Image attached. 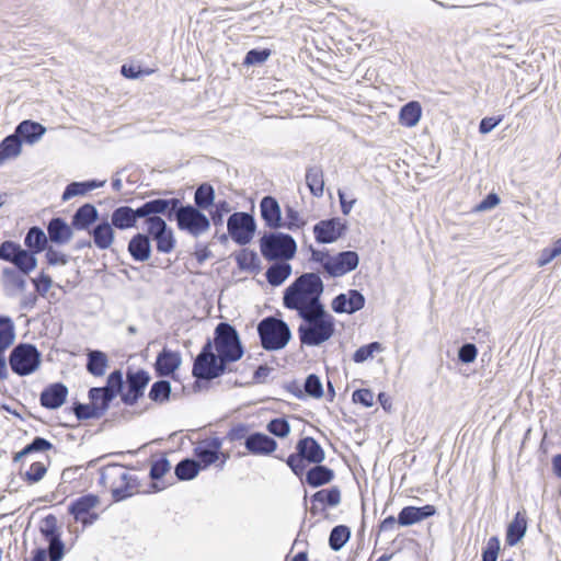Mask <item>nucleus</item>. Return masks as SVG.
<instances>
[{
    "label": "nucleus",
    "instance_id": "60",
    "mask_svg": "<svg viewBox=\"0 0 561 561\" xmlns=\"http://www.w3.org/2000/svg\"><path fill=\"white\" fill-rule=\"evenodd\" d=\"M500 552V539L496 536L491 537L482 550L481 561H496Z\"/></svg>",
    "mask_w": 561,
    "mask_h": 561
},
{
    "label": "nucleus",
    "instance_id": "37",
    "mask_svg": "<svg viewBox=\"0 0 561 561\" xmlns=\"http://www.w3.org/2000/svg\"><path fill=\"white\" fill-rule=\"evenodd\" d=\"M306 184L313 196L320 197L323 195L324 180L323 171L320 165H311L307 169Z\"/></svg>",
    "mask_w": 561,
    "mask_h": 561
},
{
    "label": "nucleus",
    "instance_id": "43",
    "mask_svg": "<svg viewBox=\"0 0 561 561\" xmlns=\"http://www.w3.org/2000/svg\"><path fill=\"white\" fill-rule=\"evenodd\" d=\"M15 340L13 320L8 316H0V351L8 350Z\"/></svg>",
    "mask_w": 561,
    "mask_h": 561
},
{
    "label": "nucleus",
    "instance_id": "17",
    "mask_svg": "<svg viewBox=\"0 0 561 561\" xmlns=\"http://www.w3.org/2000/svg\"><path fill=\"white\" fill-rule=\"evenodd\" d=\"M365 297L357 289H350L347 293H342L335 296L332 300V310L336 313L353 314L365 306Z\"/></svg>",
    "mask_w": 561,
    "mask_h": 561
},
{
    "label": "nucleus",
    "instance_id": "39",
    "mask_svg": "<svg viewBox=\"0 0 561 561\" xmlns=\"http://www.w3.org/2000/svg\"><path fill=\"white\" fill-rule=\"evenodd\" d=\"M22 145L21 139L15 137L14 134L7 136L0 142V165L7 160L16 158L21 153Z\"/></svg>",
    "mask_w": 561,
    "mask_h": 561
},
{
    "label": "nucleus",
    "instance_id": "8",
    "mask_svg": "<svg viewBox=\"0 0 561 561\" xmlns=\"http://www.w3.org/2000/svg\"><path fill=\"white\" fill-rule=\"evenodd\" d=\"M213 348L227 362L241 359L244 350L238 331L228 322H219L215 328Z\"/></svg>",
    "mask_w": 561,
    "mask_h": 561
},
{
    "label": "nucleus",
    "instance_id": "25",
    "mask_svg": "<svg viewBox=\"0 0 561 561\" xmlns=\"http://www.w3.org/2000/svg\"><path fill=\"white\" fill-rule=\"evenodd\" d=\"M72 229L71 225H68L64 218L54 217L47 225V238L53 243L66 244L73 236Z\"/></svg>",
    "mask_w": 561,
    "mask_h": 561
},
{
    "label": "nucleus",
    "instance_id": "63",
    "mask_svg": "<svg viewBox=\"0 0 561 561\" xmlns=\"http://www.w3.org/2000/svg\"><path fill=\"white\" fill-rule=\"evenodd\" d=\"M230 211V205L226 201H220L215 204V209L210 213L211 221L215 226H221L224 222V215Z\"/></svg>",
    "mask_w": 561,
    "mask_h": 561
},
{
    "label": "nucleus",
    "instance_id": "61",
    "mask_svg": "<svg viewBox=\"0 0 561 561\" xmlns=\"http://www.w3.org/2000/svg\"><path fill=\"white\" fill-rule=\"evenodd\" d=\"M53 447H54L53 444L48 439L41 437V436H36L33 438V440L30 444H27L24 447V453L25 454L43 453V451L50 450Z\"/></svg>",
    "mask_w": 561,
    "mask_h": 561
},
{
    "label": "nucleus",
    "instance_id": "38",
    "mask_svg": "<svg viewBox=\"0 0 561 561\" xmlns=\"http://www.w3.org/2000/svg\"><path fill=\"white\" fill-rule=\"evenodd\" d=\"M89 400L93 403L96 411L100 412L102 417L108 410L112 401L115 399L110 392L101 387H92L88 392Z\"/></svg>",
    "mask_w": 561,
    "mask_h": 561
},
{
    "label": "nucleus",
    "instance_id": "53",
    "mask_svg": "<svg viewBox=\"0 0 561 561\" xmlns=\"http://www.w3.org/2000/svg\"><path fill=\"white\" fill-rule=\"evenodd\" d=\"M382 345L379 342H371L360 346L353 354V360L357 364L364 363L368 358L373 357L375 352H380Z\"/></svg>",
    "mask_w": 561,
    "mask_h": 561
},
{
    "label": "nucleus",
    "instance_id": "36",
    "mask_svg": "<svg viewBox=\"0 0 561 561\" xmlns=\"http://www.w3.org/2000/svg\"><path fill=\"white\" fill-rule=\"evenodd\" d=\"M291 274V265L287 261H275L266 273V280L272 286L282 285Z\"/></svg>",
    "mask_w": 561,
    "mask_h": 561
},
{
    "label": "nucleus",
    "instance_id": "28",
    "mask_svg": "<svg viewBox=\"0 0 561 561\" xmlns=\"http://www.w3.org/2000/svg\"><path fill=\"white\" fill-rule=\"evenodd\" d=\"M113 228L112 224L104 219L90 230V236L98 249L106 250L112 245L115 238Z\"/></svg>",
    "mask_w": 561,
    "mask_h": 561
},
{
    "label": "nucleus",
    "instance_id": "44",
    "mask_svg": "<svg viewBox=\"0 0 561 561\" xmlns=\"http://www.w3.org/2000/svg\"><path fill=\"white\" fill-rule=\"evenodd\" d=\"M313 502H319L324 508L335 507L341 503V490L339 486L322 489L312 495Z\"/></svg>",
    "mask_w": 561,
    "mask_h": 561
},
{
    "label": "nucleus",
    "instance_id": "13",
    "mask_svg": "<svg viewBox=\"0 0 561 561\" xmlns=\"http://www.w3.org/2000/svg\"><path fill=\"white\" fill-rule=\"evenodd\" d=\"M146 226L149 237L156 242L157 250L161 253H171L175 247L174 233L161 215H151Z\"/></svg>",
    "mask_w": 561,
    "mask_h": 561
},
{
    "label": "nucleus",
    "instance_id": "47",
    "mask_svg": "<svg viewBox=\"0 0 561 561\" xmlns=\"http://www.w3.org/2000/svg\"><path fill=\"white\" fill-rule=\"evenodd\" d=\"M12 264L23 274L27 275L37 265L35 254L30 250L21 249L19 254L14 257Z\"/></svg>",
    "mask_w": 561,
    "mask_h": 561
},
{
    "label": "nucleus",
    "instance_id": "34",
    "mask_svg": "<svg viewBox=\"0 0 561 561\" xmlns=\"http://www.w3.org/2000/svg\"><path fill=\"white\" fill-rule=\"evenodd\" d=\"M527 530V520L522 512H517L513 520L508 524L506 530V543L508 546L517 545L525 536Z\"/></svg>",
    "mask_w": 561,
    "mask_h": 561
},
{
    "label": "nucleus",
    "instance_id": "46",
    "mask_svg": "<svg viewBox=\"0 0 561 561\" xmlns=\"http://www.w3.org/2000/svg\"><path fill=\"white\" fill-rule=\"evenodd\" d=\"M351 537V529L345 525H337L332 528L329 536V546L333 551L341 550Z\"/></svg>",
    "mask_w": 561,
    "mask_h": 561
},
{
    "label": "nucleus",
    "instance_id": "16",
    "mask_svg": "<svg viewBox=\"0 0 561 561\" xmlns=\"http://www.w3.org/2000/svg\"><path fill=\"white\" fill-rule=\"evenodd\" d=\"M359 256L355 251H342L335 255H331V260L327 263V274L336 278L346 275L357 268Z\"/></svg>",
    "mask_w": 561,
    "mask_h": 561
},
{
    "label": "nucleus",
    "instance_id": "10",
    "mask_svg": "<svg viewBox=\"0 0 561 561\" xmlns=\"http://www.w3.org/2000/svg\"><path fill=\"white\" fill-rule=\"evenodd\" d=\"M162 206L164 205L159 203V198L147 201L137 208L119 206L112 211L111 224L119 230L135 228L138 219L142 218L145 224H147L149 217L158 215V209L162 208Z\"/></svg>",
    "mask_w": 561,
    "mask_h": 561
},
{
    "label": "nucleus",
    "instance_id": "15",
    "mask_svg": "<svg viewBox=\"0 0 561 561\" xmlns=\"http://www.w3.org/2000/svg\"><path fill=\"white\" fill-rule=\"evenodd\" d=\"M150 381V375L139 369L137 371H127L126 386L127 389L121 394L123 403L134 405L144 396V391Z\"/></svg>",
    "mask_w": 561,
    "mask_h": 561
},
{
    "label": "nucleus",
    "instance_id": "48",
    "mask_svg": "<svg viewBox=\"0 0 561 561\" xmlns=\"http://www.w3.org/2000/svg\"><path fill=\"white\" fill-rule=\"evenodd\" d=\"M171 393V383L168 380H158L151 386L148 397L150 400L163 403L169 400Z\"/></svg>",
    "mask_w": 561,
    "mask_h": 561
},
{
    "label": "nucleus",
    "instance_id": "6",
    "mask_svg": "<svg viewBox=\"0 0 561 561\" xmlns=\"http://www.w3.org/2000/svg\"><path fill=\"white\" fill-rule=\"evenodd\" d=\"M227 363L217 352H214L213 342L208 339L194 359L192 375L196 380L210 381L226 374Z\"/></svg>",
    "mask_w": 561,
    "mask_h": 561
},
{
    "label": "nucleus",
    "instance_id": "11",
    "mask_svg": "<svg viewBox=\"0 0 561 561\" xmlns=\"http://www.w3.org/2000/svg\"><path fill=\"white\" fill-rule=\"evenodd\" d=\"M41 353L35 345L21 343L13 347L9 364L14 374L24 377L36 371L41 365Z\"/></svg>",
    "mask_w": 561,
    "mask_h": 561
},
{
    "label": "nucleus",
    "instance_id": "9",
    "mask_svg": "<svg viewBox=\"0 0 561 561\" xmlns=\"http://www.w3.org/2000/svg\"><path fill=\"white\" fill-rule=\"evenodd\" d=\"M325 458V453L321 445L310 436L302 437L296 445V453L286 459L287 466L295 476L301 478L306 471V463L318 465Z\"/></svg>",
    "mask_w": 561,
    "mask_h": 561
},
{
    "label": "nucleus",
    "instance_id": "20",
    "mask_svg": "<svg viewBox=\"0 0 561 561\" xmlns=\"http://www.w3.org/2000/svg\"><path fill=\"white\" fill-rule=\"evenodd\" d=\"M67 396V386L62 382H54L44 388L39 396V402L46 409L56 410L65 403Z\"/></svg>",
    "mask_w": 561,
    "mask_h": 561
},
{
    "label": "nucleus",
    "instance_id": "30",
    "mask_svg": "<svg viewBox=\"0 0 561 561\" xmlns=\"http://www.w3.org/2000/svg\"><path fill=\"white\" fill-rule=\"evenodd\" d=\"M99 503L100 500L98 495L91 493L84 494L70 503L68 512L76 520H79L82 516L89 514Z\"/></svg>",
    "mask_w": 561,
    "mask_h": 561
},
{
    "label": "nucleus",
    "instance_id": "32",
    "mask_svg": "<svg viewBox=\"0 0 561 561\" xmlns=\"http://www.w3.org/2000/svg\"><path fill=\"white\" fill-rule=\"evenodd\" d=\"M108 367L107 355L99 350H90L87 353V371L94 377H102L105 375Z\"/></svg>",
    "mask_w": 561,
    "mask_h": 561
},
{
    "label": "nucleus",
    "instance_id": "2",
    "mask_svg": "<svg viewBox=\"0 0 561 561\" xmlns=\"http://www.w3.org/2000/svg\"><path fill=\"white\" fill-rule=\"evenodd\" d=\"M163 204L158 209V215L165 216L169 220H175L178 228L193 237H198L210 228L208 217L193 205H183L179 198H159Z\"/></svg>",
    "mask_w": 561,
    "mask_h": 561
},
{
    "label": "nucleus",
    "instance_id": "59",
    "mask_svg": "<svg viewBox=\"0 0 561 561\" xmlns=\"http://www.w3.org/2000/svg\"><path fill=\"white\" fill-rule=\"evenodd\" d=\"M271 55L270 49H250L243 60V64L247 66L261 65L267 60Z\"/></svg>",
    "mask_w": 561,
    "mask_h": 561
},
{
    "label": "nucleus",
    "instance_id": "4",
    "mask_svg": "<svg viewBox=\"0 0 561 561\" xmlns=\"http://www.w3.org/2000/svg\"><path fill=\"white\" fill-rule=\"evenodd\" d=\"M100 483L108 486L115 502L130 497L138 488L137 478L126 467L117 463L108 465L101 470Z\"/></svg>",
    "mask_w": 561,
    "mask_h": 561
},
{
    "label": "nucleus",
    "instance_id": "23",
    "mask_svg": "<svg viewBox=\"0 0 561 561\" xmlns=\"http://www.w3.org/2000/svg\"><path fill=\"white\" fill-rule=\"evenodd\" d=\"M244 446L252 455H270L277 448V442L263 433L255 432L245 437Z\"/></svg>",
    "mask_w": 561,
    "mask_h": 561
},
{
    "label": "nucleus",
    "instance_id": "56",
    "mask_svg": "<svg viewBox=\"0 0 561 561\" xmlns=\"http://www.w3.org/2000/svg\"><path fill=\"white\" fill-rule=\"evenodd\" d=\"M47 472V467L41 462H33L30 469L24 473V480L30 484L39 482Z\"/></svg>",
    "mask_w": 561,
    "mask_h": 561
},
{
    "label": "nucleus",
    "instance_id": "7",
    "mask_svg": "<svg viewBox=\"0 0 561 561\" xmlns=\"http://www.w3.org/2000/svg\"><path fill=\"white\" fill-rule=\"evenodd\" d=\"M260 250L267 261H289L297 251L295 239L284 232H265L260 239Z\"/></svg>",
    "mask_w": 561,
    "mask_h": 561
},
{
    "label": "nucleus",
    "instance_id": "3",
    "mask_svg": "<svg viewBox=\"0 0 561 561\" xmlns=\"http://www.w3.org/2000/svg\"><path fill=\"white\" fill-rule=\"evenodd\" d=\"M298 317L302 320L297 329L301 345L320 346L335 332L334 317L324 307L299 313Z\"/></svg>",
    "mask_w": 561,
    "mask_h": 561
},
{
    "label": "nucleus",
    "instance_id": "5",
    "mask_svg": "<svg viewBox=\"0 0 561 561\" xmlns=\"http://www.w3.org/2000/svg\"><path fill=\"white\" fill-rule=\"evenodd\" d=\"M256 330L262 348L268 352L285 348L291 339L289 325L274 316L263 318L257 323Z\"/></svg>",
    "mask_w": 561,
    "mask_h": 561
},
{
    "label": "nucleus",
    "instance_id": "64",
    "mask_svg": "<svg viewBox=\"0 0 561 561\" xmlns=\"http://www.w3.org/2000/svg\"><path fill=\"white\" fill-rule=\"evenodd\" d=\"M352 399L355 403H360L366 408H370L374 404V393L370 389L355 390Z\"/></svg>",
    "mask_w": 561,
    "mask_h": 561
},
{
    "label": "nucleus",
    "instance_id": "14",
    "mask_svg": "<svg viewBox=\"0 0 561 561\" xmlns=\"http://www.w3.org/2000/svg\"><path fill=\"white\" fill-rule=\"evenodd\" d=\"M39 531L48 542L50 561H60L65 554V545L58 527V519L49 514L41 520Z\"/></svg>",
    "mask_w": 561,
    "mask_h": 561
},
{
    "label": "nucleus",
    "instance_id": "29",
    "mask_svg": "<svg viewBox=\"0 0 561 561\" xmlns=\"http://www.w3.org/2000/svg\"><path fill=\"white\" fill-rule=\"evenodd\" d=\"M46 128L42 124L26 119L16 126L13 134L21 139V144L23 141L34 144L43 137Z\"/></svg>",
    "mask_w": 561,
    "mask_h": 561
},
{
    "label": "nucleus",
    "instance_id": "52",
    "mask_svg": "<svg viewBox=\"0 0 561 561\" xmlns=\"http://www.w3.org/2000/svg\"><path fill=\"white\" fill-rule=\"evenodd\" d=\"M2 279L5 286H13L21 291L26 287L25 279L19 274L18 271L11 267H4L2 270Z\"/></svg>",
    "mask_w": 561,
    "mask_h": 561
},
{
    "label": "nucleus",
    "instance_id": "31",
    "mask_svg": "<svg viewBox=\"0 0 561 561\" xmlns=\"http://www.w3.org/2000/svg\"><path fill=\"white\" fill-rule=\"evenodd\" d=\"M334 479V471L320 463L314 465L306 472L305 482L311 488H319L330 483Z\"/></svg>",
    "mask_w": 561,
    "mask_h": 561
},
{
    "label": "nucleus",
    "instance_id": "33",
    "mask_svg": "<svg viewBox=\"0 0 561 561\" xmlns=\"http://www.w3.org/2000/svg\"><path fill=\"white\" fill-rule=\"evenodd\" d=\"M105 184V181H98V180H89L83 182H71L69 183L61 196V199L64 202H67L76 196L85 195L87 193L102 187Z\"/></svg>",
    "mask_w": 561,
    "mask_h": 561
},
{
    "label": "nucleus",
    "instance_id": "41",
    "mask_svg": "<svg viewBox=\"0 0 561 561\" xmlns=\"http://www.w3.org/2000/svg\"><path fill=\"white\" fill-rule=\"evenodd\" d=\"M201 470V465L192 458H184L174 468V473L180 481L194 479Z\"/></svg>",
    "mask_w": 561,
    "mask_h": 561
},
{
    "label": "nucleus",
    "instance_id": "18",
    "mask_svg": "<svg viewBox=\"0 0 561 561\" xmlns=\"http://www.w3.org/2000/svg\"><path fill=\"white\" fill-rule=\"evenodd\" d=\"M345 225L341 222L340 218H331L321 220L313 226V233L318 243H333L342 237Z\"/></svg>",
    "mask_w": 561,
    "mask_h": 561
},
{
    "label": "nucleus",
    "instance_id": "62",
    "mask_svg": "<svg viewBox=\"0 0 561 561\" xmlns=\"http://www.w3.org/2000/svg\"><path fill=\"white\" fill-rule=\"evenodd\" d=\"M478 355L477 346L472 343L463 344L458 351V358L463 364H470L474 362Z\"/></svg>",
    "mask_w": 561,
    "mask_h": 561
},
{
    "label": "nucleus",
    "instance_id": "57",
    "mask_svg": "<svg viewBox=\"0 0 561 561\" xmlns=\"http://www.w3.org/2000/svg\"><path fill=\"white\" fill-rule=\"evenodd\" d=\"M21 249V245L14 241H3L0 244V260L12 263Z\"/></svg>",
    "mask_w": 561,
    "mask_h": 561
},
{
    "label": "nucleus",
    "instance_id": "22",
    "mask_svg": "<svg viewBox=\"0 0 561 561\" xmlns=\"http://www.w3.org/2000/svg\"><path fill=\"white\" fill-rule=\"evenodd\" d=\"M436 513V507L431 504L421 507L405 506L398 514V524L403 527L411 526L434 516Z\"/></svg>",
    "mask_w": 561,
    "mask_h": 561
},
{
    "label": "nucleus",
    "instance_id": "12",
    "mask_svg": "<svg viewBox=\"0 0 561 561\" xmlns=\"http://www.w3.org/2000/svg\"><path fill=\"white\" fill-rule=\"evenodd\" d=\"M229 237L239 245L249 244L256 231V221L250 213L236 211L228 217Z\"/></svg>",
    "mask_w": 561,
    "mask_h": 561
},
{
    "label": "nucleus",
    "instance_id": "40",
    "mask_svg": "<svg viewBox=\"0 0 561 561\" xmlns=\"http://www.w3.org/2000/svg\"><path fill=\"white\" fill-rule=\"evenodd\" d=\"M421 115L422 107L420 103L416 101H411L401 107L399 119L401 125L405 127H413L420 122Z\"/></svg>",
    "mask_w": 561,
    "mask_h": 561
},
{
    "label": "nucleus",
    "instance_id": "45",
    "mask_svg": "<svg viewBox=\"0 0 561 561\" xmlns=\"http://www.w3.org/2000/svg\"><path fill=\"white\" fill-rule=\"evenodd\" d=\"M215 199V190L208 183L201 184L194 194V203L195 207L198 209H207L214 204Z\"/></svg>",
    "mask_w": 561,
    "mask_h": 561
},
{
    "label": "nucleus",
    "instance_id": "27",
    "mask_svg": "<svg viewBox=\"0 0 561 561\" xmlns=\"http://www.w3.org/2000/svg\"><path fill=\"white\" fill-rule=\"evenodd\" d=\"M128 252L137 262H145L151 255V242L149 233H136L128 242Z\"/></svg>",
    "mask_w": 561,
    "mask_h": 561
},
{
    "label": "nucleus",
    "instance_id": "19",
    "mask_svg": "<svg viewBox=\"0 0 561 561\" xmlns=\"http://www.w3.org/2000/svg\"><path fill=\"white\" fill-rule=\"evenodd\" d=\"M220 448L221 440L218 437L206 439L194 448V455L201 469H206L218 460Z\"/></svg>",
    "mask_w": 561,
    "mask_h": 561
},
{
    "label": "nucleus",
    "instance_id": "54",
    "mask_svg": "<svg viewBox=\"0 0 561 561\" xmlns=\"http://www.w3.org/2000/svg\"><path fill=\"white\" fill-rule=\"evenodd\" d=\"M267 431L279 438L286 437L290 432V425L284 417H276L271 420L266 426Z\"/></svg>",
    "mask_w": 561,
    "mask_h": 561
},
{
    "label": "nucleus",
    "instance_id": "50",
    "mask_svg": "<svg viewBox=\"0 0 561 561\" xmlns=\"http://www.w3.org/2000/svg\"><path fill=\"white\" fill-rule=\"evenodd\" d=\"M101 388L116 398L124 388L123 373L119 369L112 371L106 379V385Z\"/></svg>",
    "mask_w": 561,
    "mask_h": 561
},
{
    "label": "nucleus",
    "instance_id": "51",
    "mask_svg": "<svg viewBox=\"0 0 561 561\" xmlns=\"http://www.w3.org/2000/svg\"><path fill=\"white\" fill-rule=\"evenodd\" d=\"M72 412L79 421L101 417L100 412L96 411L95 407L91 401L90 403H73Z\"/></svg>",
    "mask_w": 561,
    "mask_h": 561
},
{
    "label": "nucleus",
    "instance_id": "1",
    "mask_svg": "<svg viewBox=\"0 0 561 561\" xmlns=\"http://www.w3.org/2000/svg\"><path fill=\"white\" fill-rule=\"evenodd\" d=\"M324 285L319 274L310 272L298 276L285 290L283 305L297 314L324 307L321 296Z\"/></svg>",
    "mask_w": 561,
    "mask_h": 561
},
{
    "label": "nucleus",
    "instance_id": "35",
    "mask_svg": "<svg viewBox=\"0 0 561 561\" xmlns=\"http://www.w3.org/2000/svg\"><path fill=\"white\" fill-rule=\"evenodd\" d=\"M48 238L44 230L37 226L31 227L24 238V244L34 254L41 253L47 248Z\"/></svg>",
    "mask_w": 561,
    "mask_h": 561
},
{
    "label": "nucleus",
    "instance_id": "21",
    "mask_svg": "<svg viewBox=\"0 0 561 561\" xmlns=\"http://www.w3.org/2000/svg\"><path fill=\"white\" fill-rule=\"evenodd\" d=\"M260 214L267 228H282V210L275 197L267 195L261 199Z\"/></svg>",
    "mask_w": 561,
    "mask_h": 561
},
{
    "label": "nucleus",
    "instance_id": "55",
    "mask_svg": "<svg viewBox=\"0 0 561 561\" xmlns=\"http://www.w3.org/2000/svg\"><path fill=\"white\" fill-rule=\"evenodd\" d=\"M305 391L312 398H321L323 396L322 382L316 374H310L305 380Z\"/></svg>",
    "mask_w": 561,
    "mask_h": 561
},
{
    "label": "nucleus",
    "instance_id": "58",
    "mask_svg": "<svg viewBox=\"0 0 561 561\" xmlns=\"http://www.w3.org/2000/svg\"><path fill=\"white\" fill-rule=\"evenodd\" d=\"M170 470V461L167 457L162 456L152 461L150 467L149 477L151 480L161 479Z\"/></svg>",
    "mask_w": 561,
    "mask_h": 561
},
{
    "label": "nucleus",
    "instance_id": "49",
    "mask_svg": "<svg viewBox=\"0 0 561 561\" xmlns=\"http://www.w3.org/2000/svg\"><path fill=\"white\" fill-rule=\"evenodd\" d=\"M307 221L291 206L285 208V221H282V228L295 231L305 227Z\"/></svg>",
    "mask_w": 561,
    "mask_h": 561
},
{
    "label": "nucleus",
    "instance_id": "24",
    "mask_svg": "<svg viewBox=\"0 0 561 561\" xmlns=\"http://www.w3.org/2000/svg\"><path fill=\"white\" fill-rule=\"evenodd\" d=\"M182 358L179 352L164 347L157 356L154 370L159 377L172 375L181 365Z\"/></svg>",
    "mask_w": 561,
    "mask_h": 561
},
{
    "label": "nucleus",
    "instance_id": "26",
    "mask_svg": "<svg viewBox=\"0 0 561 561\" xmlns=\"http://www.w3.org/2000/svg\"><path fill=\"white\" fill-rule=\"evenodd\" d=\"M99 219V211L93 204L85 203L80 206L71 218L75 230H89Z\"/></svg>",
    "mask_w": 561,
    "mask_h": 561
},
{
    "label": "nucleus",
    "instance_id": "42",
    "mask_svg": "<svg viewBox=\"0 0 561 561\" xmlns=\"http://www.w3.org/2000/svg\"><path fill=\"white\" fill-rule=\"evenodd\" d=\"M236 262L241 271L257 273L261 268L260 259L256 252L248 249H242L236 254Z\"/></svg>",
    "mask_w": 561,
    "mask_h": 561
}]
</instances>
